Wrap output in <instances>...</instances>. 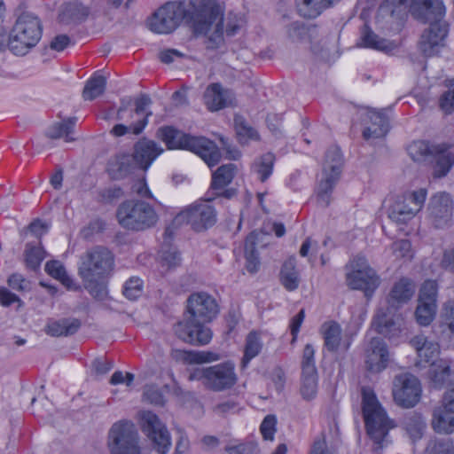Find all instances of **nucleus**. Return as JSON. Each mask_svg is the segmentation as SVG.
Returning a JSON list of instances; mask_svg holds the SVG:
<instances>
[{"mask_svg":"<svg viewBox=\"0 0 454 454\" xmlns=\"http://www.w3.org/2000/svg\"><path fill=\"white\" fill-rule=\"evenodd\" d=\"M182 20L192 23L197 35L207 37V48L215 49L223 43V33L232 36L240 27L237 15L229 13L223 18V10L214 1H204L199 9L190 1L168 2L160 7L149 20V27L158 34L173 32Z\"/></svg>","mask_w":454,"mask_h":454,"instance_id":"obj_1","label":"nucleus"},{"mask_svg":"<svg viewBox=\"0 0 454 454\" xmlns=\"http://www.w3.org/2000/svg\"><path fill=\"white\" fill-rule=\"evenodd\" d=\"M157 137L165 143L168 149H184L193 152L209 167L215 166L221 159L216 145L205 137L191 136L171 126L160 128Z\"/></svg>","mask_w":454,"mask_h":454,"instance_id":"obj_2","label":"nucleus"},{"mask_svg":"<svg viewBox=\"0 0 454 454\" xmlns=\"http://www.w3.org/2000/svg\"><path fill=\"white\" fill-rule=\"evenodd\" d=\"M362 411L367 433L374 442V450H378L383 447L388 431L395 425L387 417L376 395L370 387L362 389Z\"/></svg>","mask_w":454,"mask_h":454,"instance_id":"obj_3","label":"nucleus"},{"mask_svg":"<svg viewBox=\"0 0 454 454\" xmlns=\"http://www.w3.org/2000/svg\"><path fill=\"white\" fill-rule=\"evenodd\" d=\"M39 19L28 12L19 16L8 37V47L15 55H25L35 47L42 36Z\"/></svg>","mask_w":454,"mask_h":454,"instance_id":"obj_4","label":"nucleus"},{"mask_svg":"<svg viewBox=\"0 0 454 454\" xmlns=\"http://www.w3.org/2000/svg\"><path fill=\"white\" fill-rule=\"evenodd\" d=\"M188 380L200 381L207 390L223 392L236 385L238 376L234 364L226 362L207 367L194 368L189 372Z\"/></svg>","mask_w":454,"mask_h":454,"instance_id":"obj_5","label":"nucleus"},{"mask_svg":"<svg viewBox=\"0 0 454 454\" xmlns=\"http://www.w3.org/2000/svg\"><path fill=\"white\" fill-rule=\"evenodd\" d=\"M119 223L130 231H145L153 227L158 221V215L152 205L143 200H126L122 202L116 213Z\"/></svg>","mask_w":454,"mask_h":454,"instance_id":"obj_6","label":"nucleus"},{"mask_svg":"<svg viewBox=\"0 0 454 454\" xmlns=\"http://www.w3.org/2000/svg\"><path fill=\"white\" fill-rule=\"evenodd\" d=\"M114 257L112 252L101 246L87 250L81 257L78 275L81 279L108 278L114 270Z\"/></svg>","mask_w":454,"mask_h":454,"instance_id":"obj_7","label":"nucleus"},{"mask_svg":"<svg viewBox=\"0 0 454 454\" xmlns=\"http://www.w3.org/2000/svg\"><path fill=\"white\" fill-rule=\"evenodd\" d=\"M343 160L338 146H331L325 153L323 164V177L317 187V202L326 207L331 201V193L341 174Z\"/></svg>","mask_w":454,"mask_h":454,"instance_id":"obj_8","label":"nucleus"},{"mask_svg":"<svg viewBox=\"0 0 454 454\" xmlns=\"http://www.w3.org/2000/svg\"><path fill=\"white\" fill-rule=\"evenodd\" d=\"M107 445L111 454H141L138 433L130 421L121 420L111 427Z\"/></svg>","mask_w":454,"mask_h":454,"instance_id":"obj_9","label":"nucleus"},{"mask_svg":"<svg viewBox=\"0 0 454 454\" xmlns=\"http://www.w3.org/2000/svg\"><path fill=\"white\" fill-rule=\"evenodd\" d=\"M175 222L189 224L193 231L200 232L215 223L216 212L208 200H198L177 214Z\"/></svg>","mask_w":454,"mask_h":454,"instance_id":"obj_10","label":"nucleus"},{"mask_svg":"<svg viewBox=\"0 0 454 454\" xmlns=\"http://www.w3.org/2000/svg\"><path fill=\"white\" fill-rule=\"evenodd\" d=\"M426 198V189L406 192L397 197L388 209L389 218L396 223H406L422 209Z\"/></svg>","mask_w":454,"mask_h":454,"instance_id":"obj_11","label":"nucleus"},{"mask_svg":"<svg viewBox=\"0 0 454 454\" xmlns=\"http://www.w3.org/2000/svg\"><path fill=\"white\" fill-rule=\"evenodd\" d=\"M141 427L159 454H167L171 446V437L166 426L152 411H142Z\"/></svg>","mask_w":454,"mask_h":454,"instance_id":"obj_12","label":"nucleus"},{"mask_svg":"<svg viewBox=\"0 0 454 454\" xmlns=\"http://www.w3.org/2000/svg\"><path fill=\"white\" fill-rule=\"evenodd\" d=\"M392 393L397 405L403 408L414 407L420 399V382L411 373L396 375L393 381Z\"/></svg>","mask_w":454,"mask_h":454,"instance_id":"obj_13","label":"nucleus"},{"mask_svg":"<svg viewBox=\"0 0 454 454\" xmlns=\"http://www.w3.org/2000/svg\"><path fill=\"white\" fill-rule=\"evenodd\" d=\"M201 319L184 316L183 320L174 325L176 335L183 341L193 346H204L212 339V331Z\"/></svg>","mask_w":454,"mask_h":454,"instance_id":"obj_14","label":"nucleus"},{"mask_svg":"<svg viewBox=\"0 0 454 454\" xmlns=\"http://www.w3.org/2000/svg\"><path fill=\"white\" fill-rule=\"evenodd\" d=\"M218 312V303L212 295L206 292H197L189 295L184 316L192 317V319H201L202 322H211Z\"/></svg>","mask_w":454,"mask_h":454,"instance_id":"obj_15","label":"nucleus"},{"mask_svg":"<svg viewBox=\"0 0 454 454\" xmlns=\"http://www.w3.org/2000/svg\"><path fill=\"white\" fill-rule=\"evenodd\" d=\"M453 201L450 194L440 192L431 197L428 206V218L437 229H444L451 224Z\"/></svg>","mask_w":454,"mask_h":454,"instance_id":"obj_16","label":"nucleus"},{"mask_svg":"<svg viewBox=\"0 0 454 454\" xmlns=\"http://www.w3.org/2000/svg\"><path fill=\"white\" fill-rule=\"evenodd\" d=\"M151 103L152 100L149 96L146 94L140 95V97L135 99L136 121H131L129 125H124L123 123L116 124L113 127L110 133L115 137H121L127 133L134 135L142 133L147 125L149 116L152 115V112L146 110Z\"/></svg>","mask_w":454,"mask_h":454,"instance_id":"obj_17","label":"nucleus"},{"mask_svg":"<svg viewBox=\"0 0 454 454\" xmlns=\"http://www.w3.org/2000/svg\"><path fill=\"white\" fill-rule=\"evenodd\" d=\"M411 15L424 23L442 21L445 14V6L442 0H412Z\"/></svg>","mask_w":454,"mask_h":454,"instance_id":"obj_18","label":"nucleus"},{"mask_svg":"<svg viewBox=\"0 0 454 454\" xmlns=\"http://www.w3.org/2000/svg\"><path fill=\"white\" fill-rule=\"evenodd\" d=\"M388 362V350L386 343L380 338H372L364 349V363L367 371L380 372L384 370Z\"/></svg>","mask_w":454,"mask_h":454,"instance_id":"obj_19","label":"nucleus"},{"mask_svg":"<svg viewBox=\"0 0 454 454\" xmlns=\"http://www.w3.org/2000/svg\"><path fill=\"white\" fill-rule=\"evenodd\" d=\"M430 26L424 31L419 41V49L427 57L437 52L448 34V25L444 20L429 23Z\"/></svg>","mask_w":454,"mask_h":454,"instance_id":"obj_20","label":"nucleus"},{"mask_svg":"<svg viewBox=\"0 0 454 454\" xmlns=\"http://www.w3.org/2000/svg\"><path fill=\"white\" fill-rule=\"evenodd\" d=\"M287 33L293 41H309L311 43V50L317 54L328 49L326 40H317L318 33L315 26L306 27L297 22L292 23Z\"/></svg>","mask_w":454,"mask_h":454,"instance_id":"obj_21","label":"nucleus"},{"mask_svg":"<svg viewBox=\"0 0 454 454\" xmlns=\"http://www.w3.org/2000/svg\"><path fill=\"white\" fill-rule=\"evenodd\" d=\"M237 172V166L229 163L219 167L212 175L211 189L216 196L231 199L235 195L234 189L224 188L231 183Z\"/></svg>","mask_w":454,"mask_h":454,"instance_id":"obj_22","label":"nucleus"},{"mask_svg":"<svg viewBox=\"0 0 454 454\" xmlns=\"http://www.w3.org/2000/svg\"><path fill=\"white\" fill-rule=\"evenodd\" d=\"M162 152L154 141L143 138L136 143L131 157L137 168L146 170Z\"/></svg>","mask_w":454,"mask_h":454,"instance_id":"obj_23","label":"nucleus"},{"mask_svg":"<svg viewBox=\"0 0 454 454\" xmlns=\"http://www.w3.org/2000/svg\"><path fill=\"white\" fill-rule=\"evenodd\" d=\"M204 104L211 111H218L232 105L233 94L219 83L209 84L203 95Z\"/></svg>","mask_w":454,"mask_h":454,"instance_id":"obj_24","label":"nucleus"},{"mask_svg":"<svg viewBox=\"0 0 454 454\" xmlns=\"http://www.w3.org/2000/svg\"><path fill=\"white\" fill-rule=\"evenodd\" d=\"M320 333L328 351L337 352L340 349L347 351L349 348L350 340L342 339V330L338 323L334 321L324 323Z\"/></svg>","mask_w":454,"mask_h":454,"instance_id":"obj_25","label":"nucleus"},{"mask_svg":"<svg viewBox=\"0 0 454 454\" xmlns=\"http://www.w3.org/2000/svg\"><path fill=\"white\" fill-rule=\"evenodd\" d=\"M346 280L352 289L363 290L366 297H371L380 284V278L374 270L363 273H347Z\"/></svg>","mask_w":454,"mask_h":454,"instance_id":"obj_26","label":"nucleus"},{"mask_svg":"<svg viewBox=\"0 0 454 454\" xmlns=\"http://www.w3.org/2000/svg\"><path fill=\"white\" fill-rule=\"evenodd\" d=\"M372 327L377 333L387 338L396 336L401 331L398 317L390 315L383 309H379L372 321Z\"/></svg>","mask_w":454,"mask_h":454,"instance_id":"obj_27","label":"nucleus"},{"mask_svg":"<svg viewBox=\"0 0 454 454\" xmlns=\"http://www.w3.org/2000/svg\"><path fill=\"white\" fill-rule=\"evenodd\" d=\"M367 117L371 125L363 131V137L365 140L382 138L388 132V121L381 113L371 110L367 112Z\"/></svg>","mask_w":454,"mask_h":454,"instance_id":"obj_28","label":"nucleus"},{"mask_svg":"<svg viewBox=\"0 0 454 454\" xmlns=\"http://www.w3.org/2000/svg\"><path fill=\"white\" fill-rule=\"evenodd\" d=\"M410 343L416 349L421 361L431 364L435 362L434 359L440 353V347L437 342L430 340L427 337L419 334L414 336Z\"/></svg>","mask_w":454,"mask_h":454,"instance_id":"obj_29","label":"nucleus"},{"mask_svg":"<svg viewBox=\"0 0 454 454\" xmlns=\"http://www.w3.org/2000/svg\"><path fill=\"white\" fill-rule=\"evenodd\" d=\"M414 292V283L407 278H403L394 285L390 292L387 302L390 307L395 308L398 305L410 301L413 296Z\"/></svg>","mask_w":454,"mask_h":454,"instance_id":"obj_30","label":"nucleus"},{"mask_svg":"<svg viewBox=\"0 0 454 454\" xmlns=\"http://www.w3.org/2000/svg\"><path fill=\"white\" fill-rule=\"evenodd\" d=\"M80 326L81 322L78 319L49 320L44 331L53 337L69 336L74 334Z\"/></svg>","mask_w":454,"mask_h":454,"instance_id":"obj_31","label":"nucleus"},{"mask_svg":"<svg viewBox=\"0 0 454 454\" xmlns=\"http://www.w3.org/2000/svg\"><path fill=\"white\" fill-rule=\"evenodd\" d=\"M89 8L79 2L66 4L59 13V21L64 24L80 23L89 15Z\"/></svg>","mask_w":454,"mask_h":454,"instance_id":"obj_32","label":"nucleus"},{"mask_svg":"<svg viewBox=\"0 0 454 454\" xmlns=\"http://www.w3.org/2000/svg\"><path fill=\"white\" fill-rule=\"evenodd\" d=\"M432 426L437 433L451 434L454 432V412L444 405L434 410Z\"/></svg>","mask_w":454,"mask_h":454,"instance_id":"obj_33","label":"nucleus"},{"mask_svg":"<svg viewBox=\"0 0 454 454\" xmlns=\"http://www.w3.org/2000/svg\"><path fill=\"white\" fill-rule=\"evenodd\" d=\"M428 373L435 387H443L450 380L452 375L450 362L443 359L433 362Z\"/></svg>","mask_w":454,"mask_h":454,"instance_id":"obj_34","label":"nucleus"},{"mask_svg":"<svg viewBox=\"0 0 454 454\" xmlns=\"http://www.w3.org/2000/svg\"><path fill=\"white\" fill-rule=\"evenodd\" d=\"M435 160L433 175L440 178L447 175L454 164V154L448 151L445 145H439L437 151L433 155Z\"/></svg>","mask_w":454,"mask_h":454,"instance_id":"obj_35","label":"nucleus"},{"mask_svg":"<svg viewBox=\"0 0 454 454\" xmlns=\"http://www.w3.org/2000/svg\"><path fill=\"white\" fill-rule=\"evenodd\" d=\"M280 281L288 291H294L298 288L300 278L299 272L296 270V260L294 257H290L283 263L280 271Z\"/></svg>","mask_w":454,"mask_h":454,"instance_id":"obj_36","label":"nucleus"},{"mask_svg":"<svg viewBox=\"0 0 454 454\" xmlns=\"http://www.w3.org/2000/svg\"><path fill=\"white\" fill-rule=\"evenodd\" d=\"M77 119L76 117L68 118L63 122H56L47 130V137L51 139L65 138L66 142L74 141L73 134L74 127Z\"/></svg>","mask_w":454,"mask_h":454,"instance_id":"obj_37","label":"nucleus"},{"mask_svg":"<svg viewBox=\"0 0 454 454\" xmlns=\"http://www.w3.org/2000/svg\"><path fill=\"white\" fill-rule=\"evenodd\" d=\"M136 164L131 155L123 154L116 157L114 162L111 163L109 173L114 179H121L129 175L134 168Z\"/></svg>","mask_w":454,"mask_h":454,"instance_id":"obj_38","label":"nucleus"},{"mask_svg":"<svg viewBox=\"0 0 454 454\" xmlns=\"http://www.w3.org/2000/svg\"><path fill=\"white\" fill-rule=\"evenodd\" d=\"M106 79L101 74H95L90 78L83 88L82 98L84 100H93L105 92Z\"/></svg>","mask_w":454,"mask_h":454,"instance_id":"obj_39","label":"nucleus"},{"mask_svg":"<svg viewBox=\"0 0 454 454\" xmlns=\"http://www.w3.org/2000/svg\"><path fill=\"white\" fill-rule=\"evenodd\" d=\"M255 235L251 233L245 241L246 268L250 273L256 272L260 267V259L255 248Z\"/></svg>","mask_w":454,"mask_h":454,"instance_id":"obj_40","label":"nucleus"},{"mask_svg":"<svg viewBox=\"0 0 454 454\" xmlns=\"http://www.w3.org/2000/svg\"><path fill=\"white\" fill-rule=\"evenodd\" d=\"M275 156L267 153L257 158L252 165V169L257 174L262 182H265L272 174Z\"/></svg>","mask_w":454,"mask_h":454,"instance_id":"obj_41","label":"nucleus"},{"mask_svg":"<svg viewBox=\"0 0 454 454\" xmlns=\"http://www.w3.org/2000/svg\"><path fill=\"white\" fill-rule=\"evenodd\" d=\"M262 344L257 333L251 332L246 339L244 356L241 360V367L246 368L249 362L259 355Z\"/></svg>","mask_w":454,"mask_h":454,"instance_id":"obj_42","label":"nucleus"},{"mask_svg":"<svg viewBox=\"0 0 454 454\" xmlns=\"http://www.w3.org/2000/svg\"><path fill=\"white\" fill-rule=\"evenodd\" d=\"M107 278H90L82 279L83 287L98 301H105L108 296L106 279Z\"/></svg>","mask_w":454,"mask_h":454,"instance_id":"obj_43","label":"nucleus"},{"mask_svg":"<svg viewBox=\"0 0 454 454\" xmlns=\"http://www.w3.org/2000/svg\"><path fill=\"white\" fill-rule=\"evenodd\" d=\"M300 392L304 400L313 399L317 393V372H301Z\"/></svg>","mask_w":454,"mask_h":454,"instance_id":"obj_44","label":"nucleus"},{"mask_svg":"<svg viewBox=\"0 0 454 454\" xmlns=\"http://www.w3.org/2000/svg\"><path fill=\"white\" fill-rule=\"evenodd\" d=\"M362 42L364 47L372 48L385 52L391 51L395 48V44L393 43H390L386 39L380 38L379 35H377L372 31L367 28H365L363 33Z\"/></svg>","mask_w":454,"mask_h":454,"instance_id":"obj_45","label":"nucleus"},{"mask_svg":"<svg viewBox=\"0 0 454 454\" xmlns=\"http://www.w3.org/2000/svg\"><path fill=\"white\" fill-rule=\"evenodd\" d=\"M438 147L425 141H416L409 146L408 152L414 160L419 161L433 157Z\"/></svg>","mask_w":454,"mask_h":454,"instance_id":"obj_46","label":"nucleus"},{"mask_svg":"<svg viewBox=\"0 0 454 454\" xmlns=\"http://www.w3.org/2000/svg\"><path fill=\"white\" fill-rule=\"evenodd\" d=\"M40 245V242H38V245H34L32 243H27L26 245L24 252L25 262L27 267L31 270H36L45 257V251Z\"/></svg>","mask_w":454,"mask_h":454,"instance_id":"obj_47","label":"nucleus"},{"mask_svg":"<svg viewBox=\"0 0 454 454\" xmlns=\"http://www.w3.org/2000/svg\"><path fill=\"white\" fill-rule=\"evenodd\" d=\"M403 427L411 438H419L426 427L425 420L418 413H411L403 419Z\"/></svg>","mask_w":454,"mask_h":454,"instance_id":"obj_48","label":"nucleus"},{"mask_svg":"<svg viewBox=\"0 0 454 454\" xmlns=\"http://www.w3.org/2000/svg\"><path fill=\"white\" fill-rule=\"evenodd\" d=\"M436 311V304L419 302L415 311L417 322L423 326L430 325Z\"/></svg>","mask_w":454,"mask_h":454,"instance_id":"obj_49","label":"nucleus"},{"mask_svg":"<svg viewBox=\"0 0 454 454\" xmlns=\"http://www.w3.org/2000/svg\"><path fill=\"white\" fill-rule=\"evenodd\" d=\"M181 258L179 253L174 248L162 250L160 255V265L162 272L176 268L180 264Z\"/></svg>","mask_w":454,"mask_h":454,"instance_id":"obj_50","label":"nucleus"},{"mask_svg":"<svg viewBox=\"0 0 454 454\" xmlns=\"http://www.w3.org/2000/svg\"><path fill=\"white\" fill-rule=\"evenodd\" d=\"M438 285L434 280H427L419 290V301L436 304Z\"/></svg>","mask_w":454,"mask_h":454,"instance_id":"obj_51","label":"nucleus"},{"mask_svg":"<svg viewBox=\"0 0 454 454\" xmlns=\"http://www.w3.org/2000/svg\"><path fill=\"white\" fill-rule=\"evenodd\" d=\"M235 129L239 142L242 144L247 143V139H258L257 132L245 123L241 118L235 119Z\"/></svg>","mask_w":454,"mask_h":454,"instance_id":"obj_52","label":"nucleus"},{"mask_svg":"<svg viewBox=\"0 0 454 454\" xmlns=\"http://www.w3.org/2000/svg\"><path fill=\"white\" fill-rule=\"evenodd\" d=\"M391 251L396 259L411 260L413 256L411 245L408 239H400L391 245Z\"/></svg>","mask_w":454,"mask_h":454,"instance_id":"obj_53","label":"nucleus"},{"mask_svg":"<svg viewBox=\"0 0 454 454\" xmlns=\"http://www.w3.org/2000/svg\"><path fill=\"white\" fill-rule=\"evenodd\" d=\"M228 454H258L257 444L254 442H244L235 445H227L224 448Z\"/></svg>","mask_w":454,"mask_h":454,"instance_id":"obj_54","label":"nucleus"},{"mask_svg":"<svg viewBox=\"0 0 454 454\" xmlns=\"http://www.w3.org/2000/svg\"><path fill=\"white\" fill-rule=\"evenodd\" d=\"M315 349L311 344H307L302 352L301 358V372H317L315 365Z\"/></svg>","mask_w":454,"mask_h":454,"instance_id":"obj_55","label":"nucleus"},{"mask_svg":"<svg viewBox=\"0 0 454 454\" xmlns=\"http://www.w3.org/2000/svg\"><path fill=\"white\" fill-rule=\"evenodd\" d=\"M142 294V281L137 278H129L124 286L123 294L129 300H135Z\"/></svg>","mask_w":454,"mask_h":454,"instance_id":"obj_56","label":"nucleus"},{"mask_svg":"<svg viewBox=\"0 0 454 454\" xmlns=\"http://www.w3.org/2000/svg\"><path fill=\"white\" fill-rule=\"evenodd\" d=\"M8 286L18 292H27L31 289L30 281L21 274L13 273L7 279Z\"/></svg>","mask_w":454,"mask_h":454,"instance_id":"obj_57","label":"nucleus"},{"mask_svg":"<svg viewBox=\"0 0 454 454\" xmlns=\"http://www.w3.org/2000/svg\"><path fill=\"white\" fill-rule=\"evenodd\" d=\"M277 419L274 415H267L261 424V433L265 440L272 441L276 432Z\"/></svg>","mask_w":454,"mask_h":454,"instance_id":"obj_58","label":"nucleus"},{"mask_svg":"<svg viewBox=\"0 0 454 454\" xmlns=\"http://www.w3.org/2000/svg\"><path fill=\"white\" fill-rule=\"evenodd\" d=\"M442 318L449 330L454 333V300H450L443 304Z\"/></svg>","mask_w":454,"mask_h":454,"instance_id":"obj_59","label":"nucleus"},{"mask_svg":"<svg viewBox=\"0 0 454 454\" xmlns=\"http://www.w3.org/2000/svg\"><path fill=\"white\" fill-rule=\"evenodd\" d=\"M439 106L446 114L454 111V89L442 93L439 99Z\"/></svg>","mask_w":454,"mask_h":454,"instance_id":"obj_60","label":"nucleus"},{"mask_svg":"<svg viewBox=\"0 0 454 454\" xmlns=\"http://www.w3.org/2000/svg\"><path fill=\"white\" fill-rule=\"evenodd\" d=\"M170 356L176 362L195 364V351L172 349Z\"/></svg>","mask_w":454,"mask_h":454,"instance_id":"obj_61","label":"nucleus"},{"mask_svg":"<svg viewBox=\"0 0 454 454\" xmlns=\"http://www.w3.org/2000/svg\"><path fill=\"white\" fill-rule=\"evenodd\" d=\"M14 302H18L19 306H22L23 302L18 295L12 293L6 287H0V304L4 307H9Z\"/></svg>","mask_w":454,"mask_h":454,"instance_id":"obj_62","label":"nucleus"},{"mask_svg":"<svg viewBox=\"0 0 454 454\" xmlns=\"http://www.w3.org/2000/svg\"><path fill=\"white\" fill-rule=\"evenodd\" d=\"M309 454H332L327 446L325 435L324 434H321L315 438L311 445Z\"/></svg>","mask_w":454,"mask_h":454,"instance_id":"obj_63","label":"nucleus"},{"mask_svg":"<svg viewBox=\"0 0 454 454\" xmlns=\"http://www.w3.org/2000/svg\"><path fill=\"white\" fill-rule=\"evenodd\" d=\"M46 272L59 280L66 273V269L59 261H50L45 264Z\"/></svg>","mask_w":454,"mask_h":454,"instance_id":"obj_64","label":"nucleus"}]
</instances>
